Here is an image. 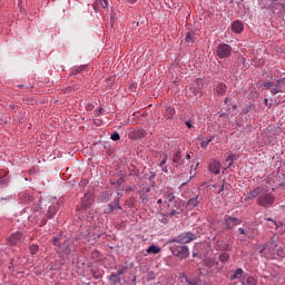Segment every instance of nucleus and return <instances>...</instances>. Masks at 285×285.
Here are the masks:
<instances>
[{"mask_svg": "<svg viewBox=\"0 0 285 285\" xmlns=\"http://www.w3.org/2000/svg\"><path fill=\"white\" fill-rule=\"evenodd\" d=\"M256 203L262 208H271L275 204V195L264 188Z\"/></svg>", "mask_w": 285, "mask_h": 285, "instance_id": "nucleus-1", "label": "nucleus"}, {"mask_svg": "<svg viewBox=\"0 0 285 285\" xmlns=\"http://www.w3.org/2000/svg\"><path fill=\"white\" fill-rule=\"evenodd\" d=\"M171 254L175 257H179V259H186V257H188V255H190V252L188 250V246L184 245H178V246H173L170 248Z\"/></svg>", "mask_w": 285, "mask_h": 285, "instance_id": "nucleus-2", "label": "nucleus"}, {"mask_svg": "<svg viewBox=\"0 0 285 285\" xmlns=\"http://www.w3.org/2000/svg\"><path fill=\"white\" fill-rule=\"evenodd\" d=\"M275 248H277V245L275 242L271 240L259 249L261 257H271L273 253H275Z\"/></svg>", "mask_w": 285, "mask_h": 285, "instance_id": "nucleus-3", "label": "nucleus"}, {"mask_svg": "<svg viewBox=\"0 0 285 285\" xmlns=\"http://www.w3.org/2000/svg\"><path fill=\"white\" fill-rule=\"evenodd\" d=\"M233 52V48L229 47V45L220 43L217 47L216 55L219 57V59H227V57H230V53Z\"/></svg>", "mask_w": 285, "mask_h": 285, "instance_id": "nucleus-4", "label": "nucleus"}, {"mask_svg": "<svg viewBox=\"0 0 285 285\" xmlns=\"http://www.w3.org/2000/svg\"><path fill=\"white\" fill-rule=\"evenodd\" d=\"M53 246H59V248H60L61 253H63V255H70V253H71L70 240H65L63 244H59V238L55 237Z\"/></svg>", "mask_w": 285, "mask_h": 285, "instance_id": "nucleus-5", "label": "nucleus"}, {"mask_svg": "<svg viewBox=\"0 0 285 285\" xmlns=\"http://www.w3.org/2000/svg\"><path fill=\"white\" fill-rule=\"evenodd\" d=\"M193 239H195V234L184 233L180 234L176 239H174V242H176L177 244H188L193 242Z\"/></svg>", "mask_w": 285, "mask_h": 285, "instance_id": "nucleus-6", "label": "nucleus"}, {"mask_svg": "<svg viewBox=\"0 0 285 285\" xmlns=\"http://www.w3.org/2000/svg\"><path fill=\"white\" fill-rule=\"evenodd\" d=\"M262 193H264V187H256L254 189H250L248 193H247V196L245 198V202H248L249 199H259V197H262Z\"/></svg>", "mask_w": 285, "mask_h": 285, "instance_id": "nucleus-7", "label": "nucleus"}, {"mask_svg": "<svg viewBox=\"0 0 285 285\" xmlns=\"http://www.w3.org/2000/svg\"><path fill=\"white\" fill-rule=\"evenodd\" d=\"M284 86H285V78L278 79L277 83L275 85L273 82V87L269 89L272 95H277L279 92H284Z\"/></svg>", "mask_w": 285, "mask_h": 285, "instance_id": "nucleus-8", "label": "nucleus"}, {"mask_svg": "<svg viewBox=\"0 0 285 285\" xmlns=\"http://www.w3.org/2000/svg\"><path fill=\"white\" fill-rule=\"evenodd\" d=\"M225 225L228 230L233 228L234 226H239L242 224V219L236 218V217H230V216H225Z\"/></svg>", "mask_w": 285, "mask_h": 285, "instance_id": "nucleus-9", "label": "nucleus"}, {"mask_svg": "<svg viewBox=\"0 0 285 285\" xmlns=\"http://www.w3.org/2000/svg\"><path fill=\"white\" fill-rule=\"evenodd\" d=\"M21 237H23V234H21V232H14L13 234H11L8 238L9 246H17V244L21 242Z\"/></svg>", "mask_w": 285, "mask_h": 285, "instance_id": "nucleus-10", "label": "nucleus"}, {"mask_svg": "<svg viewBox=\"0 0 285 285\" xmlns=\"http://www.w3.org/2000/svg\"><path fill=\"white\" fill-rule=\"evenodd\" d=\"M144 137H146V130L144 129L136 128L129 132V139L137 140V139H144Z\"/></svg>", "mask_w": 285, "mask_h": 285, "instance_id": "nucleus-11", "label": "nucleus"}, {"mask_svg": "<svg viewBox=\"0 0 285 285\" xmlns=\"http://www.w3.org/2000/svg\"><path fill=\"white\" fill-rule=\"evenodd\" d=\"M227 90H228V87L226 86V83L219 82L216 85V87L214 89V95H216V97H224V95H226Z\"/></svg>", "mask_w": 285, "mask_h": 285, "instance_id": "nucleus-12", "label": "nucleus"}, {"mask_svg": "<svg viewBox=\"0 0 285 285\" xmlns=\"http://www.w3.org/2000/svg\"><path fill=\"white\" fill-rule=\"evenodd\" d=\"M95 202V198H92V195L90 194H85L81 200V208L86 210V208H90Z\"/></svg>", "mask_w": 285, "mask_h": 285, "instance_id": "nucleus-13", "label": "nucleus"}, {"mask_svg": "<svg viewBox=\"0 0 285 285\" xmlns=\"http://www.w3.org/2000/svg\"><path fill=\"white\" fill-rule=\"evenodd\" d=\"M222 165L217 160H213L209 163L208 170L214 175H219Z\"/></svg>", "mask_w": 285, "mask_h": 285, "instance_id": "nucleus-14", "label": "nucleus"}, {"mask_svg": "<svg viewBox=\"0 0 285 285\" xmlns=\"http://www.w3.org/2000/svg\"><path fill=\"white\" fill-rule=\"evenodd\" d=\"M171 161L177 164V166H184V159H181V150L178 149L176 153L173 154Z\"/></svg>", "mask_w": 285, "mask_h": 285, "instance_id": "nucleus-15", "label": "nucleus"}, {"mask_svg": "<svg viewBox=\"0 0 285 285\" xmlns=\"http://www.w3.org/2000/svg\"><path fill=\"white\" fill-rule=\"evenodd\" d=\"M232 30L236 35H239L244 31V24L242 23V21L236 20L232 23Z\"/></svg>", "mask_w": 285, "mask_h": 285, "instance_id": "nucleus-16", "label": "nucleus"}, {"mask_svg": "<svg viewBox=\"0 0 285 285\" xmlns=\"http://www.w3.org/2000/svg\"><path fill=\"white\" fill-rule=\"evenodd\" d=\"M59 210V204H51L49 207H48V210H47V217H49V219H52V216L53 215H57V212Z\"/></svg>", "mask_w": 285, "mask_h": 285, "instance_id": "nucleus-17", "label": "nucleus"}, {"mask_svg": "<svg viewBox=\"0 0 285 285\" xmlns=\"http://www.w3.org/2000/svg\"><path fill=\"white\" fill-rule=\"evenodd\" d=\"M238 235H239V239L240 242H246L247 239H250V233L248 232V229H244V228H238Z\"/></svg>", "mask_w": 285, "mask_h": 285, "instance_id": "nucleus-18", "label": "nucleus"}, {"mask_svg": "<svg viewBox=\"0 0 285 285\" xmlns=\"http://www.w3.org/2000/svg\"><path fill=\"white\" fill-rule=\"evenodd\" d=\"M8 181H10V178H8V173L0 170V186H8Z\"/></svg>", "mask_w": 285, "mask_h": 285, "instance_id": "nucleus-19", "label": "nucleus"}, {"mask_svg": "<svg viewBox=\"0 0 285 285\" xmlns=\"http://www.w3.org/2000/svg\"><path fill=\"white\" fill-rule=\"evenodd\" d=\"M243 285H256L257 281H255V277L253 276H247L244 274L243 279L240 281Z\"/></svg>", "mask_w": 285, "mask_h": 285, "instance_id": "nucleus-20", "label": "nucleus"}, {"mask_svg": "<svg viewBox=\"0 0 285 285\" xmlns=\"http://www.w3.org/2000/svg\"><path fill=\"white\" fill-rule=\"evenodd\" d=\"M147 253L150 255H157L158 253H161V248H159L156 245H151L147 248Z\"/></svg>", "mask_w": 285, "mask_h": 285, "instance_id": "nucleus-21", "label": "nucleus"}, {"mask_svg": "<svg viewBox=\"0 0 285 285\" xmlns=\"http://www.w3.org/2000/svg\"><path fill=\"white\" fill-rule=\"evenodd\" d=\"M244 277V269L237 268L236 272L230 276V279H242Z\"/></svg>", "mask_w": 285, "mask_h": 285, "instance_id": "nucleus-22", "label": "nucleus"}, {"mask_svg": "<svg viewBox=\"0 0 285 285\" xmlns=\"http://www.w3.org/2000/svg\"><path fill=\"white\" fill-rule=\"evenodd\" d=\"M217 262H215V258H206L204 259V266L207 268H213V266H216Z\"/></svg>", "mask_w": 285, "mask_h": 285, "instance_id": "nucleus-23", "label": "nucleus"}, {"mask_svg": "<svg viewBox=\"0 0 285 285\" xmlns=\"http://www.w3.org/2000/svg\"><path fill=\"white\" fill-rule=\"evenodd\" d=\"M175 116V108L173 107H167L166 111H165V117L167 119H173V117Z\"/></svg>", "mask_w": 285, "mask_h": 285, "instance_id": "nucleus-24", "label": "nucleus"}, {"mask_svg": "<svg viewBox=\"0 0 285 285\" xmlns=\"http://www.w3.org/2000/svg\"><path fill=\"white\" fill-rule=\"evenodd\" d=\"M112 195L108 194V191H102L100 194V199L101 202H104L105 204H107V202H110Z\"/></svg>", "mask_w": 285, "mask_h": 285, "instance_id": "nucleus-25", "label": "nucleus"}, {"mask_svg": "<svg viewBox=\"0 0 285 285\" xmlns=\"http://www.w3.org/2000/svg\"><path fill=\"white\" fill-rule=\"evenodd\" d=\"M198 204H199V202H197V197H194V198H191V199H189V200L187 202V208L193 209V208H195Z\"/></svg>", "mask_w": 285, "mask_h": 285, "instance_id": "nucleus-26", "label": "nucleus"}, {"mask_svg": "<svg viewBox=\"0 0 285 285\" xmlns=\"http://www.w3.org/2000/svg\"><path fill=\"white\" fill-rule=\"evenodd\" d=\"M109 282H111L112 284H120L121 277H119V275L117 274H111L109 276Z\"/></svg>", "mask_w": 285, "mask_h": 285, "instance_id": "nucleus-27", "label": "nucleus"}, {"mask_svg": "<svg viewBox=\"0 0 285 285\" xmlns=\"http://www.w3.org/2000/svg\"><path fill=\"white\" fill-rule=\"evenodd\" d=\"M115 212V205L108 204L107 206L104 207V213L105 215H110V213Z\"/></svg>", "mask_w": 285, "mask_h": 285, "instance_id": "nucleus-28", "label": "nucleus"}, {"mask_svg": "<svg viewBox=\"0 0 285 285\" xmlns=\"http://www.w3.org/2000/svg\"><path fill=\"white\" fill-rule=\"evenodd\" d=\"M184 209H173L169 214H166L165 217H175V215H181Z\"/></svg>", "mask_w": 285, "mask_h": 285, "instance_id": "nucleus-29", "label": "nucleus"}, {"mask_svg": "<svg viewBox=\"0 0 285 285\" xmlns=\"http://www.w3.org/2000/svg\"><path fill=\"white\" fill-rule=\"evenodd\" d=\"M29 250L31 255H37L39 253V245L32 244L29 246Z\"/></svg>", "mask_w": 285, "mask_h": 285, "instance_id": "nucleus-30", "label": "nucleus"}, {"mask_svg": "<svg viewBox=\"0 0 285 285\" xmlns=\"http://www.w3.org/2000/svg\"><path fill=\"white\" fill-rule=\"evenodd\" d=\"M228 259H230V255L228 253H223L219 255V262H222L223 264L228 262Z\"/></svg>", "mask_w": 285, "mask_h": 285, "instance_id": "nucleus-31", "label": "nucleus"}, {"mask_svg": "<svg viewBox=\"0 0 285 285\" xmlns=\"http://www.w3.org/2000/svg\"><path fill=\"white\" fill-rule=\"evenodd\" d=\"M213 139H215V136H210L209 139L202 140L200 146L203 148H208V144H210V141H213Z\"/></svg>", "mask_w": 285, "mask_h": 285, "instance_id": "nucleus-32", "label": "nucleus"}, {"mask_svg": "<svg viewBox=\"0 0 285 285\" xmlns=\"http://www.w3.org/2000/svg\"><path fill=\"white\" fill-rule=\"evenodd\" d=\"M82 70H86V66L76 67L71 70L72 75H79V72H82Z\"/></svg>", "mask_w": 285, "mask_h": 285, "instance_id": "nucleus-33", "label": "nucleus"}, {"mask_svg": "<svg viewBox=\"0 0 285 285\" xmlns=\"http://www.w3.org/2000/svg\"><path fill=\"white\" fill-rule=\"evenodd\" d=\"M234 163H235V155H229L226 159V164L228 168H230V166H233Z\"/></svg>", "mask_w": 285, "mask_h": 285, "instance_id": "nucleus-34", "label": "nucleus"}, {"mask_svg": "<svg viewBox=\"0 0 285 285\" xmlns=\"http://www.w3.org/2000/svg\"><path fill=\"white\" fill-rule=\"evenodd\" d=\"M165 197L166 199H168V202L173 203L175 202V194L170 193V191H166L165 193Z\"/></svg>", "mask_w": 285, "mask_h": 285, "instance_id": "nucleus-35", "label": "nucleus"}, {"mask_svg": "<svg viewBox=\"0 0 285 285\" xmlns=\"http://www.w3.org/2000/svg\"><path fill=\"white\" fill-rule=\"evenodd\" d=\"M228 184H226L224 180H223V184L220 185V187L218 188V190H216V194L219 195V193H223V190L226 188L228 189Z\"/></svg>", "mask_w": 285, "mask_h": 285, "instance_id": "nucleus-36", "label": "nucleus"}, {"mask_svg": "<svg viewBox=\"0 0 285 285\" xmlns=\"http://www.w3.org/2000/svg\"><path fill=\"white\" fill-rule=\"evenodd\" d=\"M91 275H92L94 279H101V272H97V271L92 269Z\"/></svg>", "mask_w": 285, "mask_h": 285, "instance_id": "nucleus-37", "label": "nucleus"}, {"mask_svg": "<svg viewBox=\"0 0 285 285\" xmlns=\"http://www.w3.org/2000/svg\"><path fill=\"white\" fill-rule=\"evenodd\" d=\"M185 41H186L187 43H193V33L187 32V33H186V37H185Z\"/></svg>", "mask_w": 285, "mask_h": 285, "instance_id": "nucleus-38", "label": "nucleus"}, {"mask_svg": "<svg viewBox=\"0 0 285 285\" xmlns=\"http://www.w3.org/2000/svg\"><path fill=\"white\" fill-rule=\"evenodd\" d=\"M112 141H119L121 139V136H119V132H114L110 137Z\"/></svg>", "mask_w": 285, "mask_h": 285, "instance_id": "nucleus-39", "label": "nucleus"}, {"mask_svg": "<svg viewBox=\"0 0 285 285\" xmlns=\"http://www.w3.org/2000/svg\"><path fill=\"white\" fill-rule=\"evenodd\" d=\"M262 86H263V88H265L266 90H271V88H273V82H263Z\"/></svg>", "mask_w": 285, "mask_h": 285, "instance_id": "nucleus-40", "label": "nucleus"}, {"mask_svg": "<svg viewBox=\"0 0 285 285\" xmlns=\"http://www.w3.org/2000/svg\"><path fill=\"white\" fill-rule=\"evenodd\" d=\"M114 206H115V208H118V210H121V207L119 206V198H116L114 200Z\"/></svg>", "mask_w": 285, "mask_h": 285, "instance_id": "nucleus-41", "label": "nucleus"}, {"mask_svg": "<svg viewBox=\"0 0 285 285\" xmlns=\"http://www.w3.org/2000/svg\"><path fill=\"white\" fill-rule=\"evenodd\" d=\"M0 206H8V199L7 198H0Z\"/></svg>", "mask_w": 285, "mask_h": 285, "instance_id": "nucleus-42", "label": "nucleus"}, {"mask_svg": "<svg viewBox=\"0 0 285 285\" xmlns=\"http://www.w3.org/2000/svg\"><path fill=\"white\" fill-rule=\"evenodd\" d=\"M267 222H273V224H275L276 228H279V226H282V223H277L273 218H267Z\"/></svg>", "mask_w": 285, "mask_h": 285, "instance_id": "nucleus-43", "label": "nucleus"}, {"mask_svg": "<svg viewBox=\"0 0 285 285\" xmlns=\"http://www.w3.org/2000/svg\"><path fill=\"white\" fill-rule=\"evenodd\" d=\"M100 4L104 9L108 8V0H100Z\"/></svg>", "mask_w": 285, "mask_h": 285, "instance_id": "nucleus-44", "label": "nucleus"}, {"mask_svg": "<svg viewBox=\"0 0 285 285\" xmlns=\"http://www.w3.org/2000/svg\"><path fill=\"white\" fill-rule=\"evenodd\" d=\"M187 283L189 285H198L199 283L197 282V279H190V281H187Z\"/></svg>", "mask_w": 285, "mask_h": 285, "instance_id": "nucleus-45", "label": "nucleus"}, {"mask_svg": "<svg viewBox=\"0 0 285 285\" xmlns=\"http://www.w3.org/2000/svg\"><path fill=\"white\" fill-rule=\"evenodd\" d=\"M219 248H220L222 250H228V244L219 245Z\"/></svg>", "mask_w": 285, "mask_h": 285, "instance_id": "nucleus-46", "label": "nucleus"}, {"mask_svg": "<svg viewBox=\"0 0 285 285\" xmlns=\"http://www.w3.org/2000/svg\"><path fill=\"white\" fill-rule=\"evenodd\" d=\"M125 271H126V267H124L122 269H119L116 275H118V277H121V275H124Z\"/></svg>", "mask_w": 285, "mask_h": 285, "instance_id": "nucleus-47", "label": "nucleus"}, {"mask_svg": "<svg viewBox=\"0 0 285 285\" xmlns=\"http://www.w3.org/2000/svg\"><path fill=\"white\" fill-rule=\"evenodd\" d=\"M168 159V156H165V158L160 161L159 166H165L166 165V161Z\"/></svg>", "mask_w": 285, "mask_h": 285, "instance_id": "nucleus-48", "label": "nucleus"}, {"mask_svg": "<svg viewBox=\"0 0 285 285\" xmlns=\"http://www.w3.org/2000/svg\"><path fill=\"white\" fill-rule=\"evenodd\" d=\"M94 108H95V105H92V104H88V105L86 106V109H87V110H94Z\"/></svg>", "mask_w": 285, "mask_h": 285, "instance_id": "nucleus-49", "label": "nucleus"}, {"mask_svg": "<svg viewBox=\"0 0 285 285\" xmlns=\"http://www.w3.org/2000/svg\"><path fill=\"white\" fill-rule=\"evenodd\" d=\"M185 124H186L187 128H193V124L190 121H186Z\"/></svg>", "mask_w": 285, "mask_h": 285, "instance_id": "nucleus-50", "label": "nucleus"}, {"mask_svg": "<svg viewBox=\"0 0 285 285\" xmlns=\"http://www.w3.org/2000/svg\"><path fill=\"white\" fill-rule=\"evenodd\" d=\"M163 173L168 174V167H163Z\"/></svg>", "mask_w": 285, "mask_h": 285, "instance_id": "nucleus-51", "label": "nucleus"}, {"mask_svg": "<svg viewBox=\"0 0 285 285\" xmlns=\"http://www.w3.org/2000/svg\"><path fill=\"white\" fill-rule=\"evenodd\" d=\"M128 3H137V0H127Z\"/></svg>", "mask_w": 285, "mask_h": 285, "instance_id": "nucleus-52", "label": "nucleus"}, {"mask_svg": "<svg viewBox=\"0 0 285 285\" xmlns=\"http://www.w3.org/2000/svg\"><path fill=\"white\" fill-rule=\"evenodd\" d=\"M228 101H229V99H228V98H225L224 104H225L226 106H228Z\"/></svg>", "mask_w": 285, "mask_h": 285, "instance_id": "nucleus-53", "label": "nucleus"}, {"mask_svg": "<svg viewBox=\"0 0 285 285\" xmlns=\"http://www.w3.org/2000/svg\"><path fill=\"white\" fill-rule=\"evenodd\" d=\"M264 104H265V106H268V98L264 99Z\"/></svg>", "mask_w": 285, "mask_h": 285, "instance_id": "nucleus-54", "label": "nucleus"}, {"mask_svg": "<svg viewBox=\"0 0 285 285\" xmlns=\"http://www.w3.org/2000/svg\"><path fill=\"white\" fill-rule=\"evenodd\" d=\"M164 203V200L161 199V198H159L158 200H157V204H163Z\"/></svg>", "mask_w": 285, "mask_h": 285, "instance_id": "nucleus-55", "label": "nucleus"}, {"mask_svg": "<svg viewBox=\"0 0 285 285\" xmlns=\"http://www.w3.org/2000/svg\"><path fill=\"white\" fill-rule=\"evenodd\" d=\"M186 159H190V154H187V155H186Z\"/></svg>", "mask_w": 285, "mask_h": 285, "instance_id": "nucleus-56", "label": "nucleus"}, {"mask_svg": "<svg viewBox=\"0 0 285 285\" xmlns=\"http://www.w3.org/2000/svg\"><path fill=\"white\" fill-rule=\"evenodd\" d=\"M217 187H218L217 184H214V185H213V188H217Z\"/></svg>", "mask_w": 285, "mask_h": 285, "instance_id": "nucleus-57", "label": "nucleus"}, {"mask_svg": "<svg viewBox=\"0 0 285 285\" xmlns=\"http://www.w3.org/2000/svg\"><path fill=\"white\" fill-rule=\"evenodd\" d=\"M199 273H200V275H204V272L202 269H199Z\"/></svg>", "mask_w": 285, "mask_h": 285, "instance_id": "nucleus-58", "label": "nucleus"}, {"mask_svg": "<svg viewBox=\"0 0 285 285\" xmlns=\"http://www.w3.org/2000/svg\"><path fill=\"white\" fill-rule=\"evenodd\" d=\"M274 1H277V0H274Z\"/></svg>", "mask_w": 285, "mask_h": 285, "instance_id": "nucleus-59", "label": "nucleus"}]
</instances>
